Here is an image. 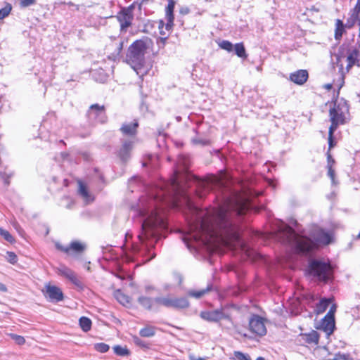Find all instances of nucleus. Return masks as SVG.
I'll list each match as a JSON object with an SVG mask.
<instances>
[{"instance_id": "obj_1", "label": "nucleus", "mask_w": 360, "mask_h": 360, "mask_svg": "<svg viewBox=\"0 0 360 360\" xmlns=\"http://www.w3.org/2000/svg\"><path fill=\"white\" fill-rule=\"evenodd\" d=\"M189 165L188 158L179 155L177 160L174 176L169 181L163 183L158 193L150 198L147 204L140 210V214L145 217L142 222V231L138 236L141 243L145 240L160 238L167 225L160 205L165 207H180L183 205L191 209L193 204L186 191L183 182L194 187V191L199 198H203L214 187H221L224 182L217 176L210 175L202 179L187 172Z\"/></svg>"}, {"instance_id": "obj_2", "label": "nucleus", "mask_w": 360, "mask_h": 360, "mask_svg": "<svg viewBox=\"0 0 360 360\" xmlns=\"http://www.w3.org/2000/svg\"><path fill=\"white\" fill-rule=\"evenodd\" d=\"M250 207L248 198L239 193L227 198L224 205L215 209L195 224L191 226L193 237L204 245H210L217 241L227 246L239 240V229L233 221V216L244 214Z\"/></svg>"}, {"instance_id": "obj_3", "label": "nucleus", "mask_w": 360, "mask_h": 360, "mask_svg": "<svg viewBox=\"0 0 360 360\" xmlns=\"http://www.w3.org/2000/svg\"><path fill=\"white\" fill-rule=\"evenodd\" d=\"M277 238L283 243L290 245L299 253H307L312 250L316 244L309 238L297 234L288 225L280 228Z\"/></svg>"}, {"instance_id": "obj_4", "label": "nucleus", "mask_w": 360, "mask_h": 360, "mask_svg": "<svg viewBox=\"0 0 360 360\" xmlns=\"http://www.w3.org/2000/svg\"><path fill=\"white\" fill-rule=\"evenodd\" d=\"M335 57L339 72L345 76L354 65L360 66V46L346 49L343 45Z\"/></svg>"}, {"instance_id": "obj_5", "label": "nucleus", "mask_w": 360, "mask_h": 360, "mask_svg": "<svg viewBox=\"0 0 360 360\" xmlns=\"http://www.w3.org/2000/svg\"><path fill=\"white\" fill-rule=\"evenodd\" d=\"M150 40H136L128 49L126 61L139 75L145 62V53Z\"/></svg>"}, {"instance_id": "obj_6", "label": "nucleus", "mask_w": 360, "mask_h": 360, "mask_svg": "<svg viewBox=\"0 0 360 360\" xmlns=\"http://www.w3.org/2000/svg\"><path fill=\"white\" fill-rule=\"evenodd\" d=\"M349 114V106L347 103L343 98L336 99L333 106L329 110L330 127L337 128L340 125L345 124L347 122V115Z\"/></svg>"}, {"instance_id": "obj_7", "label": "nucleus", "mask_w": 360, "mask_h": 360, "mask_svg": "<svg viewBox=\"0 0 360 360\" xmlns=\"http://www.w3.org/2000/svg\"><path fill=\"white\" fill-rule=\"evenodd\" d=\"M309 272L311 276L323 282H327L333 276L330 264L320 260L314 259L309 262Z\"/></svg>"}, {"instance_id": "obj_8", "label": "nucleus", "mask_w": 360, "mask_h": 360, "mask_svg": "<svg viewBox=\"0 0 360 360\" xmlns=\"http://www.w3.org/2000/svg\"><path fill=\"white\" fill-rule=\"evenodd\" d=\"M155 302L168 308L185 309L188 307L189 302L185 297H158Z\"/></svg>"}, {"instance_id": "obj_9", "label": "nucleus", "mask_w": 360, "mask_h": 360, "mask_svg": "<svg viewBox=\"0 0 360 360\" xmlns=\"http://www.w3.org/2000/svg\"><path fill=\"white\" fill-rule=\"evenodd\" d=\"M134 18L132 9L131 8H123L117 15V19L120 24L121 31H126L131 25Z\"/></svg>"}, {"instance_id": "obj_10", "label": "nucleus", "mask_w": 360, "mask_h": 360, "mask_svg": "<svg viewBox=\"0 0 360 360\" xmlns=\"http://www.w3.org/2000/svg\"><path fill=\"white\" fill-rule=\"evenodd\" d=\"M200 317L210 322H218L221 319H228L231 321V318L229 315L224 314L222 310H214V311H203L200 312Z\"/></svg>"}, {"instance_id": "obj_11", "label": "nucleus", "mask_w": 360, "mask_h": 360, "mask_svg": "<svg viewBox=\"0 0 360 360\" xmlns=\"http://www.w3.org/2000/svg\"><path fill=\"white\" fill-rule=\"evenodd\" d=\"M58 250L64 252L68 255H73L75 254H80L82 253L86 248V246L84 244H82V243L79 241H72L70 246L65 247L62 245L57 243L56 245Z\"/></svg>"}, {"instance_id": "obj_12", "label": "nucleus", "mask_w": 360, "mask_h": 360, "mask_svg": "<svg viewBox=\"0 0 360 360\" xmlns=\"http://www.w3.org/2000/svg\"><path fill=\"white\" fill-rule=\"evenodd\" d=\"M88 115L91 118L98 119L101 123H104L107 120L105 106L99 104L91 105L88 110Z\"/></svg>"}, {"instance_id": "obj_13", "label": "nucleus", "mask_w": 360, "mask_h": 360, "mask_svg": "<svg viewBox=\"0 0 360 360\" xmlns=\"http://www.w3.org/2000/svg\"><path fill=\"white\" fill-rule=\"evenodd\" d=\"M249 326L250 330L257 335L262 336L264 335L266 333V329L262 319L259 316H255L250 319Z\"/></svg>"}, {"instance_id": "obj_14", "label": "nucleus", "mask_w": 360, "mask_h": 360, "mask_svg": "<svg viewBox=\"0 0 360 360\" xmlns=\"http://www.w3.org/2000/svg\"><path fill=\"white\" fill-rule=\"evenodd\" d=\"M45 295L51 301L60 302L63 300V293L62 290L55 285H46Z\"/></svg>"}, {"instance_id": "obj_15", "label": "nucleus", "mask_w": 360, "mask_h": 360, "mask_svg": "<svg viewBox=\"0 0 360 360\" xmlns=\"http://www.w3.org/2000/svg\"><path fill=\"white\" fill-rule=\"evenodd\" d=\"M309 77L308 72L305 70H299L290 75V79L296 84H304Z\"/></svg>"}, {"instance_id": "obj_16", "label": "nucleus", "mask_w": 360, "mask_h": 360, "mask_svg": "<svg viewBox=\"0 0 360 360\" xmlns=\"http://www.w3.org/2000/svg\"><path fill=\"white\" fill-rule=\"evenodd\" d=\"M58 271L61 276L69 279L73 284L78 287H82V282L71 269L66 266H62L58 269Z\"/></svg>"}, {"instance_id": "obj_17", "label": "nucleus", "mask_w": 360, "mask_h": 360, "mask_svg": "<svg viewBox=\"0 0 360 360\" xmlns=\"http://www.w3.org/2000/svg\"><path fill=\"white\" fill-rule=\"evenodd\" d=\"M299 338L300 342L303 341L307 344L317 345L319 340V334L316 330H311L309 333H301Z\"/></svg>"}, {"instance_id": "obj_18", "label": "nucleus", "mask_w": 360, "mask_h": 360, "mask_svg": "<svg viewBox=\"0 0 360 360\" xmlns=\"http://www.w3.org/2000/svg\"><path fill=\"white\" fill-rule=\"evenodd\" d=\"M131 149L132 142L131 141H126L123 143L122 147L118 151V156L123 162H125L129 159Z\"/></svg>"}, {"instance_id": "obj_19", "label": "nucleus", "mask_w": 360, "mask_h": 360, "mask_svg": "<svg viewBox=\"0 0 360 360\" xmlns=\"http://www.w3.org/2000/svg\"><path fill=\"white\" fill-rule=\"evenodd\" d=\"M139 123L137 121L131 123H124L121 127L120 131L124 135L133 136L136 135Z\"/></svg>"}, {"instance_id": "obj_20", "label": "nucleus", "mask_w": 360, "mask_h": 360, "mask_svg": "<svg viewBox=\"0 0 360 360\" xmlns=\"http://www.w3.org/2000/svg\"><path fill=\"white\" fill-rule=\"evenodd\" d=\"M79 184V194L83 198L84 201L87 203L91 202L94 201V198L93 195L89 192L86 186L81 181H78Z\"/></svg>"}, {"instance_id": "obj_21", "label": "nucleus", "mask_w": 360, "mask_h": 360, "mask_svg": "<svg viewBox=\"0 0 360 360\" xmlns=\"http://www.w3.org/2000/svg\"><path fill=\"white\" fill-rule=\"evenodd\" d=\"M315 240L321 244L328 245L331 242V236L323 230H319L314 236Z\"/></svg>"}, {"instance_id": "obj_22", "label": "nucleus", "mask_w": 360, "mask_h": 360, "mask_svg": "<svg viewBox=\"0 0 360 360\" xmlns=\"http://www.w3.org/2000/svg\"><path fill=\"white\" fill-rule=\"evenodd\" d=\"M321 328L328 334L333 333L335 328V319L325 316L321 323Z\"/></svg>"}, {"instance_id": "obj_23", "label": "nucleus", "mask_w": 360, "mask_h": 360, "mask_svg": "<svg viewBox=\"0 0 360 360\" xmlns=\"http://www.w3.org/2000/svg\"><path fill=\"white\" fill-rule=\"evenodd\" d=\"M174 1L173 0H168V5L166 7V17L167 20V27L169 26V24L172 23L174 21Z\"/></svg>"}, {"instance_id": "obj_24", "label": "nucleus", "mask_w": 360, "mask_h": 360, "mask_svg": "<svg viewBox=\"0 0 360 360\" xmlns=\"http://www.w3.org/2000/svg\"><path fill=\"white\" fill-rule=\"evenodd\" d=\"M155 302V299L153 300L150 297L146 296H140L138 298V302L145 309L151 310L153 307V303Z\"/></svg>"}, {"instance_id": "obj_25", "label": "nucleus", "mask_w": 360, "mask_h": 360, "mask_svg": "<svg viewBox=\"0 0 360 360\" xmlns=\"http://www.w3.org/2000/svg\"><path fill=\"white\" fill-rule=\"evenodd\" d=\"M330 299H322L316 306L315 311L317 314L323 313L329 306L330 303Z\"/></svg>"}, {"instance_id": "obj_26", "label": "nucleus", "mask_w": 360, "mask_h": 360, "mask_svg": "<svg viewBox=\"0 0 360 360\" xmlns=\"http://www.w3.org/2000/svg\"><path fill=\"white\" fill-rule=\"evenodd\" d=\"M352 18L354 22H356L358 23V25L359 27V35H360V0L357 1L355 7L352 10Z\"/></svg>"}, {"instance_id": "obj_27", "label": "nucleus", "mask_w": 360, "mask_h": 360, "mask_svg": "<svg viewBox=\"0 0 360 360\" xmlns=\"http://www.w3.org/2000/svg\"><path fill=\"white\" fill-rule=\"evenodd\" d=\"M156 328L152 326H147L141 329L139 334L141 337L150 338L155 335Z\"/></svg>"}, {"instance_id": "obj_28", "label": "nucleus", "mask_w": 360, "mask_h": 360, "mask_svg": "<svg viewBox=\"0 0 360 360\" xmlns=\"http://www.w3.org/2000/svg\"><path fill=\"white\" fill-rule=\"evenodd\" d=\"M345 32V25L341 20H336L335 22V39H340L343 32Z\"/></svg>"}, {"instance_id": "obj_29", "label": "nucleus", "mask_w": 360, "mask_h": 360, "mask_svg": "<svg viewBox=\"0 0 360 360\" xmlns=\"http://www.w3.org/2000/svg\"><path fill=\"white\" fill-rule=\"evenodd\" d=\"M115 297L120 304L124 306L130 303L129 297L120 290L115 292Z\"/></svg>"}, {"instance_id": "obj_30", "label": "nucleus", "mask_w": 360, "mask_h": 360, "mask_svg": "<svg viewBox=\"0 0 360 360\" xmlns=\"http://www.w3.org/2000/svg\"><path fill=\"white\" fill-rule=\"evenodd\" d=\"M234 51L238 57L244 59L247 58L248 55L246 53L245 49L243 43L236 44L234 46Z\"/></svg>"}, {"instance_id": "obj_31", "label": "nucleus", "mask_w": 360, "mask_h": 360, "mask_svg": "<svg viewBox=\"0 0 360 360\" xmlns=\"http://www.w3.org/2000/svg\"><path fill=\"white\" fill-rule=\"evenodd\" d=\"M212 285H208L207 287L203 290H191L188 292V295L191 297H194L195 298H200L202 297L205 294L210 292L211 290Z\"/></svg>"}, {"instance_id": "obj_32", "label": "nucleus", "mask_w": 360, "mask_h": 360, "mask_svg": "<svg viewBox=\"0 0 360 360\" xmlns=\"http://www.w3.org/2000/svg\"><path fill=\"white\" fill-rule=\"evenodd\" d=\"M79 326L84 331L87 332L91 329V321L89 318L82 316L79 319Z\"/></svg>"}, {"instance_id": "obj_33", "label": "nucleus", "mask_w": 360, "mask_h": 360, "mask_svg": "<svg viewBox=\"0 0 360 360\" xmlns=\"http://www.w3.org/2000/svg\"><path fill=\"white\" fill-rule=\"evenodd\" d=\"M337 128L330 127L328 130V150L330 152V150L335 146V143L333 139V134Z\"/></svg>"}, {"instance_id": "obj_34", "label": "nucleus", "mask_w": 360, "mask_h": 360, "mask_svg": "<svg viewBox=\"0 0 360 360\" xmlns=\"http://www.w3.org/2000/svg\"><path fill=\"white\" fill-rule=\"evenodd\" d=\"M94 348L97 352H99L101 353H105L109 350L110 347L108 345H107L105 343L101 342V343L94 344Z\"/></svg>"}, {"instance_id": "obj_35", "label": "nucleus", "mask_w": 360, "mask_h": 360, "mask_svg": "<svg viewBox=\"0 0 360 360\" xmlns=\"http://www.w3.org/2000/svg\"><path fill=\"white\" fill-rule=\"evenodd\" d=\"M113 350L117 355L119 356H127L129 354V352L126 347H121L120 345H116L113 347Z\"/></svg>"}, {"instance_id": "obj_36", "label": "nucleus", "mask_w": 360, "mask_h": 360, "mask_svg": "<svg viewBox=\"0 0 360 360\" xmlns=\"http://www.w3.org/2000/svg\"><path fill=\"white\" fill-rule=\"evenodd\" d=\"M11 9L12 7L10 4H7L5 7L0 9V20L7 17L10 14Z\"/></svg>"}, {"instance_id": "obj_37", "label": "nucleus", "mask_w": 360, "mask_h": 360, "mask_svg": "<svg viewBox=\"0 0 360 360\" xmlns=\"http://www.w3.org/2000/svg\"><path fill=\"white\" fill-rule=\"evenodd\" d=\"M192 143L195 145H201V146H205L210 144V141L200 137H194L191 140Z\"/></svg>"}, {"instance_id": "obj_38", "label": "nucleus", "mask_w": 360, "mask_h": 360, "mask_svg": "<svg viewBox=\"0 0 360 360\" xmlns=\"http://www.w3.org/2000/svg\"><path fill=\"white\" fill-rule=\"evenodd\" d=\"M233 356L234 357L233 358V359L236 360H251L249 355L243 354V352L239 351H235L233 352Z\"/></svg>"}, {"instance_id": "obj_39", "label": "nucleus", "mask_w": 360, "mask_h": 360, "mask_svg": "<svg viewBox=\"0 0 360 360\" xmlns=\"http://www.w3.org/2000/svg\"><path fill=\"white\" fill-rule=\"evenodd\" d=\"M0 235L4 237V238L9 242V243H13L14 241V238L10 234V233L6 231V230H4V229L1 228L0 227Z\"/></svg>"}, {"instance_id": "obj_40", "label": "nucleus", "mask_w": 360, "mask_h": 360, "mask_svg": "<svg viewBox=\"0 0 360 360\" xmlns=\"http://www.w3.org/2000/svg\"><path fill=\"white\" fill-rule=\"evenodd\" d=\"M6 259L9 263H11L12 264H15L18 262V257L15 255V253L13 252H6Z\"/></svg>"}, {"instance_id": "obj_41", "label": "nucleus", "mask_w": 360, "mask_h": 360, "mask_svg": "<svg viewBox=\"0 0 360 360\" xmlns=\"http://www.w3.org/2000/svg\"><path fill=\"white\" fill-rule=\"evenodd\" d=\"M10 336L18 345H22L25 342V338L21 335L11 334Z\"/></svg>"}, {"instance_id": "obj_42", "label": "nucleus", "mask_w": 360, "mask_h": 360, "mask_svg": "<svg viewBox=\"0 0 360 360\" xmlns=\"http://www.w3.org/2000/svg\"><path fill=\"white\" fill-rule=\"evenodd\" d=\"M133 342L137 346H139L143 348H148V345L146 344L143 340H142L141 338H139L137 336L133 337Z\"/></svg>"}, {"instance_id": "obj_43", "label": "nucleus", "mask_w": 360, "mask_h": 360, "mask_svg": "<svg viewBox=\"0 0 360 360\" xmlns=\"http://www.w3.org/2000/svg\"><path fill=\"white\" fill-rule=\"evenodd\" d=\"M219 46L221 49L228 51H231L233 47V44L230 41L226 40L222 41Z\"/></svg>"}, {"instance_id": "obj_44", "label": "nucleus", "mask_w": 360, "mask_h": 360, "mask_svg": "<svg viewBox=\"0 0 360 360\" xmlns=\"http://www.w3.org/2000/svg\"><path fill=\"white\" fill-rule=\"evenodd\" d=\"M36 0H20V6L22 8H26L30 6L34 5Z\"/></svg>"}, {"instance_id": "obj_45", "label": "nucleus", "mask_w": 360, "mask_h": 360, "mask_svg": "<svg viewBox=\"0 0 360 360\" xmlns=\"http://www.w3.org/2000/svg\"><path fill=\"white\" fill-rule=\"evenodd\" d=\"M337 309V306L335 304H333L329 310V311L327 313L326 316L328 317L330 319H335V313Z\"/></svg>"}, {"instance_id": "obj_46", "label": "nucleus", "mask_w": 360, "mask_h": 360, "mask_svg": "<svg viewBox=\"0 0 360 360\" xmlns=\"http://www.w3.org/2000/svg\"><path fill=\"white\" fill-rule=\"evenodd\" d=\"M326 155H327V162H328L327 167H333L335 162V160L333 158L330 152L328 151Z\"/></svg>"}, {"instance_id": "obj_47", "label": "nucleus", "mask_w": 360, "mask_h": 360, "mask_svg": "<svg viewBox=\"0 0 360 360\" xmlns=\"http://www.w3.org/2000/svg\"><path fill=\"white\" fill-rule=\"evenodd\" d=\"M328 174L332 179H334L335 171L333 169V167H328Z\"/></svg>"}, {"instance_id": "obj_48", "label": "nucleus", "mask_w": 360, "mask_h": 360, "mask_svg": "<svg viewBox=\"0 0 360 360\" xmlns=\"http://www.w3.org/2000/svg\"><path fill=\"white\" fill-rule=\"evenodd\" d=\"M189 358L191 360H205V358L196 357L194 354H190Z\"/></svg>"}, {"instance_id": "obj_49", "label": "nucleus", "mask_w": 360, "mask_h": 360, "mask_svg": "<svg viewBox=\"0 0 360 360\" xmlns=\"http://www.w3.org/2000/svg\"><path fill=\"white\" fill-rule=\"evenodd\" d=\"M334 360H347L345 355H336Z\"/></svg>"}, {"instance_id": "obj_50", "label": "nucleus", "mask_w": 360, "mask_h": 360, "mask_svg": "<svg viewBox=\"0 0 360 360\" xmlns=\"http://www.w3.org/2000/svg\"><path fill=\"white\" fill-rule=\"evenodd\" d=\"M0 291H1V292H6L7 291L6 286L4 284L1 283H0Z\"/></svg>"}, {"instance_id": "obj_51", "label": "nucleus", "mask_w": 360, "mask_h": 360, "mask_svg": "<svg viewBox=\"0 0 360 360\" xmlns=\"http://www.w3.org/2000/svg\"><path fill=\"white\" fill-rule=\"evenodd\" d=\"M123 47V41H120L118 44L117 53H120Z\"/></svg>"}, {"instance_id": "obj_52", "label": "nucleus", "mask_w": 360, "mask_h": 360, "mask_svg": "<svg viewBox=\"0 0 360 360\" xmlns=\"http://www.w3.org/2000/svg\"><path fill=\"white\" fill-rule=\"evenodd\" d=\"M166 39H167V38H160V41L164 44L165 41H166Z\"/></svg>"}, {"instance_id": "obj_53", "label": "nucleus", "mask_w": 360, "mask_h": 360, "mask_svg": "<svg viewBox=\"0 0 360 360\" xmlns=\"http://www.w3.org/2000/svg\"><path fill=\"white\" fill-rule=\"evenodd\" d=\"M256 360H265L264 358L259 356Z\"/></svg>"}, {"instance_id": "obj_54", "label": "nucleus", "mask_w": 360, "mask_h": 360, "mask_svg": "<svg viewBox=\"0 0 360 360\" xmlns=\"http://www.w3.org/2000/svg\"><path fill=\"white\" fill-rule=\"evenodd\" d=\"M357 238H358V239H360V232H359V234H358V236H357Z\"/></svg>"}]
</instances>
